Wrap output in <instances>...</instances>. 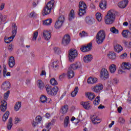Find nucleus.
I'll list each match as a JSON object with an SVG mask.
<instances>
[{
	"label": "nucleus",
	"instance_id": "obj_1",
	"mask_svg": "<svg viewBox=\"0 0 131 131\" xmlns=\"http://www.w3.org/2000/svg\"><path fill=\"white\" fill-rule=\"evenodd\" d=\"M115 11L113 9L109 10L104 18L105 24L107 25L113 24L115 21Z\"/></svg>",
	"mask_w": 131,
	"mask_h": 131
},
{
	"label": "nucleus",
	"instance_id": "obj_2",
	"mask_svg": "<svg viewBox=\"0 0 131 131\" xmlns=\"http://www.w3.org/2000/svg\"><path fill=\"white\" fill-rule=\"evenodd\" d=\"M106 38V32L103 30H100L96 35V42L98 45H102Z\"/></svg>",
	"mask_w": 131,
	"mask_h": 131
},
{
	"label": "nucleus",
	"instance_id": "obj_3",
	"mask_svg": "<svg viewBox=\"0 0 131 131\" xmlns=\"http://www.w3.org/2000/svg\"><path fill=\"white\" fill-rule=\"evenodd\" d=\"M54 4H55V1L51 0L47 3L46 6L44 7L43 11H42V14L43 16H46V15H49L52 11V9L54 8Z\"/></svg>",
	"mask_w": 131,
	"mask_h": 131
},
{
	"label": "nucleus",
	"instance_id": "obj_4",
	"mask_svg": "<svg viewBox=\"0 0 131 131\" xmlns=\"http://www.w3.org/2000/svg\"><path fill=\"white\" fill-rule=\"evenodd\" d=\"M87 8L86 4L84 2L80 1L79 3V11L78 13L79 16H83L86 13V10Z\"/></svg>",
	"mask_w": 131,
	"mask_h": 131
},
{
	"label": "nucleus",
	"instance_id": "obj_5",
	"mask_svg": "<svg viewBox=\"0 0 131 131\" xmlns=\"http://www.w3.org/2000/svg\"><path fill=\"white\" fill-rule=\"evenodd\" d=\"M45 88L47 93L50 96H56L58 93V91H59V88H58V86H54L52 89L50 85H46Z\"/></svg>",
	"mask_w": 131,
	"mask_h": 131
},
{
	"label": "nucleus",
	"instance_id": "obj_6",
	"mask_svg": "<svg viewBox=\"0 0 131 131\" xmlns=\"http://www.w3.org/2000/svg\"><path fill=\"white\" fill-rule=\"evenodd\" d=\"M77 51L74 49H70L69 51V60L70 62H74L75 58L77 57Z\"/></svg>",
	"mask_w": 131,
	"mask_h": 131
},
{
	"label": "nucleus",
	"instance_id": "obj_7",
	"mask_svg": "<svg viewBox=\"0 0 131 131\" xmlns=\"http://www.w3.org/2000/svg\"><path fill=\"white\" fill-rule=\"evenodd\" d=\"M64 21H65V17L64 15L60 16L55 23V28H56V29H60V28L63 26Z\"/></svg>",
	"mask_w": 131,
	"mask_h": 131
},
{
	"label": "nucleus",
	"instance_id": "obj_8",
	"mask_svg": "<svg viewBox=\"0 0 131 131\" xmlns=\"http://www.w3.org/2000/svg\"><path fill=\"white\" fill-rule=\"evenodd\" d=\"M109 77V72L105 68L102 69L100 72V78L102 80H106Z\"/></svg>",
	"mask_w": 131,
	"mask_h": 131
},
{
	"label": "nucleus",
	"instance_id": "obj_9",
	"mask_svg": "<svg viewBox=\"0 0 131 131\" xmlns=\"http://www.w3.org/2000/svg\"><path fill=\"white\" fill-rule=\"evenodd\" d=\"M71 40L70 36L68 34H66L62 38L61 44L62 46H68L70 43Z\"/></svg>",
	"mask_w": 131,
	"mask_h": 131
},
{
	"label": "nucleus",
	"instance_id": "obj_10",
	"mask_svg": "<svg viewBox=\"0 0 131 131\" xmlns=\"http://www.w3.org/2000/svg\"><path fill=\"white\" fill-rule=\"evenodd\" d=\"M12 35L8 38L10 41H13V39L15 38V36H16V34H17V26L16 24H13L12 25Z\"/></svg>",
	"mask_w": 131,
	"mask_h": 131
},
{
	"label": "nucleus",
	"instance_id": "obj_11",
	"mask_svg": "<svg viewBox=\"0 0 131 131\" xmlns=\"http://www.w3.org/2000/svg\"><path fill=\"white\" fill-rule=\"evenodd\" d=\"M92 42H90L86 46H83L80 48V50L82 52L85 53V52H90L92 50Z\"/></svg>",
	"mask_w": 131,
	"mask_h": 131
},
{
	"label": "nucleus",
	"instance_id": "obj_12",
	"mask_svg": "<svg viewBox=\"0 0 131 131\" xmlns=\"http://www.w3.org/2000/svg\"><path fill=\"white\" fill-rule=\"evenodd\" d=\"M104 88V86L103 84L99 83L96 86H95L94 87L92 88V90L93 92H95V93H99L100 91H101V90H103Z\"/></svg>",
	"mask_w": 131,
	"mask_h": 131
},
{
	"label": "nucleus",
	"instance_id": "obj_13",
	"mask_svg": "<svg viewBox=\"0 0 131 131\" xmlns=\"http://www.w3.org/2000/svg\"><path fill=\"white\" fill-rule=\"evenodd\" d=\"M85 21L88 25H93L95 22V19L91 16H86L85 18Z\"/></svg>",
	"mask_w": 131,
	"mask_h": 131
},
{
	"label": "nucleus",
	"instance_id": "obj_14",
	"mask_svg": "<svg viewBox=\"0 0 131 131\" xmlns=\"http://www.w3.org/2000/svg\"><path fill=\"white\" fill-rule=\"evenodd\" d=\"M11 88V83L9 81L4 82L2 85V89L4 90V91H8Z\"/></svg>",
	"mask_w": 131,
	"mask_h": 131
},
{
	"label": "nucleus",
	"instance_id": "obj_15",
	"mask_svg": "<svg viewBox=\"0 0 131 131\" xmlns=\"http://www.w3.org/2000/svg\"><path fill=\"white\" fill-rule=\"evenodd\" d=\"M70 67L72 68L73 70H76L81 68V63L77 61L75 63L72 64L70 66Z\"/></svg>",
	"mask_w": 131,
	"mask_h": 131
},
{
	"label": "nucleus",
	"instance_id": "obj_16",
	"mask_svg": "<svg viewBox=\"0 0 131 131\" xmlns=\"http://www.w3.org/2000/svg\"><path fill=\"white\" fill-rule=\"evenodd\" d=\"M81 105H82L83 108L86 110H89L92 108V106H91V102L90 101L82 102Z\"/></svg>",
	"mask_w": 131,
	"mask_h": 131
},
{
	"label": "nucleus",
	"instance_id": "obj_17",
	"mask_svg": "<svg viewBox=\"0 0 131 131\" xmlns=\"http://www.w3.org/2000/svg\"><path fill=\"white\" fill-rule=\"evenodd\" d=\"M128 4V1L125 0L119 2L118 4V6L119 8H121V9H124V8H125V7L127 6Z\"/></svg>",
	"mask_w": 131,
	"mask_h": 131
},
{
	"label": "nucleus",
	"instance_id": "obj_18",
	"mask_svg": "<svg viewBox=\"0 0 131 131\" xmlns=\"http://www.w3.org/2000/svg\"><path fill=\"white\" fill-rule=\"evenodd\" d=\"M91 120L93 124H98L101 122V120H100L96 115H93L91 117Z\"/></svg>",
	"mask_w": 131,
	"mask_h": 131
},
{
	"label": "nucleus",
	"instance_id": "obj_19",
	"mask_svg": "<svg viewBox=\"0 0 131 131\" xmlns=\"http://www.w3.org/2000/svg\"><path fill=\"white\" fill-rule=\"evenodd\" d=\"M121 67L123 70H129L131 68V64L129 62H124L122 63Z\"/></svg>",
	"mask_w": 131,
	"mask_h": 131
},
{
	"label": "nucleus",
	"instance_id": "obj_20",
	"mask_svg": "<svg viewBox=\"0 0 131 131\" xmlns=\"http://www.w3.org/2000/svg\"><path fill=\"white\" fill-rule=\"evenodd\" d=\"M73 69L70 67V68L68 69L67 76L68 78H72L74 77V71H73Z\"/></svg>",
	"mask_w": 131,
	"mask_h": 131
},
{
	"label": "nucleus",
	"instance_id": "obj_21",
	"mask_svg": "<svg viewBox=\"0 0 131 131\" xmlns=\"http://www.w3.org/2000/svg\"><path fill=\"white\" fill-rule=\"evenodd\" d=\"M43 36L46 40H49L52 36L51 35V32H49V31H44L43 32Z\"/></svg>",
	"mask_w": 131,
	"mask_h": 131
},
{
	"label": "nucleus",
	"instance_id": "obj_22",
	"mask_svg": "<svg viewBox=\"0 0 131 131\" xmlns=\"http://www.w3.org/2000/svg\"><path fill=\"white\" fill-rule=\"evenodd\" d=\"M16 62H15V58L13 56L10 57L9 60V67L13 68L15 66Z\"/></svg>",
	"mask_w": 131,
	"mask_h": 131
},
{
	"label": "nucleus",
	"instance_id": "obj_23",
	"mask_svg": "<svg viewBox=\"0 0 131 131\" xmlns=\"http://www.w3.org/2000/svg\"><path fill=\"white\" fill-rule=\"evenodd\" d=\"M122 35L123 37H131V33L128 30H124L122 32Z\"/></svg>",
	"mask_w": 131,
	"mask_h": 131
},
{
	"label": "nucleus",
	"instance_id": "obj_24",
	"mask_svg": "<svg viewBox=\"0 0 131 131\" xmlns=\"http://www.w3.org/2000/svg\"><path fill=\"white\" fill-rule=\"evenodd\" d=\"M114 50L115 52H116V53H120V52H121L123 49L121 46L119 45V44H117L114 46Z\"/></svg>",
	"mask_w": 131,
	"mask_h": 131
},
{
	"label": "nucleus",
	"instance_id": "obj_25",
	"mask_svg": "<svg viewBox=\"0 0 131 131\" xmlns=\"http://www.w3.org/2000/svg\"><path fill=\"white\" fill-rule=\"evenodd\" d=\"M99 6L101 10H106L107 8V1L106 0L102 1L99 4Z\"/></svg>",
	"mask_w": 131,
	"mask_h": 131
},
{
	"label": "nucleus",
	"instance_id": "obj_26",
	"mask_svg": "<svg viewBox=\"0 0 131 131\" xmlns=\"http://www.w3.org/2000/svg\"><path fill=\"white\" fill-rule=\"evenodd\" d=\"M97 81H98V79H97V78H93L90 77L88 78L87 82L89 84H93L94 83H96Z\"/></svg>",
	"mask_w": 131,
	"mask_h": 131
},
{
	"label": "nucleus",
	"instance_id": "obj_27",
	"mask_svg": "<svg viewBox=\"0 0 131 131\" xmlns=\"http://www.w3.org/2000/svg\"><path fill=\"white\" fill-rule=\"evenodd\" d=\"M37 85L39 90H43L45 88V83H43L41 80H38L37 81Z\"/></svg>",
	"mask_w": 131,
	"mask_h": 131
},
{
	"label": "nucleus",
	"instance_id": "obj_28",
	"mask_svg": "<svg viewBox=\"0 0 131 131\" xmlns=\"http://www.w3.org/2000/svg\"><path fill=\"white\" fill-rule=\"evenodd\" d=\"M92 60H93V57H92V55H86L83 58V60L85 63H90Z\"/></svg>",
	"mask_w": 131,
	"mask_h": 131
},
{
	"label": "nucleus",
	"instance_id": "obj_29",
	"mask_svg": "<svg viewBox=\"0 0 131 131\" xmlns=\"http://www.w3.org/2000/svg\"><path fill=\"white\" fill-rule=\"evenodd\" d=\"M107 57L109 59H112V60H114L116 58V54L113 51L110 52L107 54Z\"/></svg>",
	"mask_w": 131,
	"mask_h": 131
},
{
	"label": "nucleus",
	"instance_id": "obj_30",
	"mask_svg": "<svg viewBox=\"0 0 131 131\" xmlns=\"http://www.w3.org/2000/svg\"><path fill=\"white\" fill-rule=\"evenodd\" d=\"M67 111H68V105H64L60 109V113L62 114H66L67 113Z\"/></svg>",
	"mask_w": 131,
	"mask_h": 131
},
{
	"label": "nucleus",
	"instance_id": "obj_31",
	"mask_svg": "<svg viewBox=\"0 0 131 131\" xmlns=\"http://www.w3.org/2000/svg\"><path fill=\"white\" fill-rule=\"evenodd\" d=\"M87 97L89 100L93 101L96 98V95L93 92H89L87 93Z\"/></svg>",
	"mask_w": 131,
	"mask_h": 131
},
{
	"label": "nucleus",
	"instance_id": "obj_32",
	"mask_svg": "<svg viewBox=\"0 0 131 131\" xmlns=\"http://www.w3.org/2000/svg\"><path fill=\"white\" fill-rule=\"evenodd\" d=\"M110 72L111 73H115V71H116V66L114 64H112L109 66Z\"/></svg>",
	"mask_w": 131,
	"mask_h": 131
},
{
	"label": "nucleus",
	"instance_id": "obj_33",
	"mask_svg": "<svg viewBox=\"0 0 131 131\" xmlns=\"http://www.w3.org/2000/svg\"><path fill=\"white\" fill-rule=\"evenodd\" d=\"M53 23V20L52 18L47 19L43 21V25H46V26H48L49 25H51L52 23Z\"/></svg>",
	"mask_w": 131,
	"mask_h": 131
},
{
	"label": "nucleus",
	"instance_id": "obj_34",
	"mask_svg": "<svg viewBox=\"0 0 131 131\" xmlns=\"http://www.w3.org/2000/svg\"><path fill=\"white\" fill-rule=\"evenodd\" d=\"M12 126H13V119L12 118H10L9 119V123L7 125L8 129H9V130H11Z\"/></svg>",
	"mask_w": 131,
	"mask_h": 131
},
{
	"label": "nucleus",
	"instance_id": "obj_35",
	"mask_svg": "<svg viewBox=\"0 0 131 131\" xmlns=\"http://www.w3.org/2000/svg\"><path fill=\"white\" fill-rule=\"evenodd\" d=\"M74 10L72 9L70 12V14L69 16V21H72L73 19H74Z\"/></svg>",
	"mask_w": 131,
	"mask_h": 131
},
{
	"label": "nucleus",
	"instance_id": "obj_36",
	"mask_svg": "<svg viewBox=\"0 0 131 131\" xmlns=\"http://www.w3.org/2000/svg\"><path fill=\"white\" fill-rule=\"evenodd\" d=\"M21 102L20 101H18L16 102L14 106L15 111H18L19 109L21 108Z\"/></svg>",
	"mask_w": 131,
	"mask_h": 131
},
{
	"label": "nucleus",
	"instance_id": "obj_37",
	"mask_svg": "<svg viewBox=\"0 0 131 131\" xmlns=\"http://www.w3.org/2000/svg\"><path fill=\"white\" fill-rule=\"evenodd\" d=\"M7 68L6 67H4L3 72L4 77H6L7 76H11V73L10 72L7 73Z\"/></svg>",
	"mask_w": 131,
	"mask_h": 131
},
{
	"label": "nucleus",
	"instance_id": "obj_38",
	"mask_svg": "<svg viewBox=\"0 0 131 131\" xmlns=\"http://www.w3.org/2000/svg\"><path fill=\"white\" fill-rule=\"evenodd\" d=\"M78 88L76 86L74 89V90L71 93V95L73 98H74L76 95H77V93H78Z\"/></svg>",
	"mask_w": 131,
	"mask_h": 131
},
{
	"label": "nucleus",
	"instance_id": "obj_39",
	"mask_svg": "<svg viewBox=\"0 0 131 131\" xmlns=\"http://www.w3.org/2000/svg\"><path fill=\"white\" fill-rule=\"evenodd\" d=\"M9 115H10V112L9 111H7L3 116V121H6L7 119L9 118Z\"/></svg>",
	"mask_w": 131,
	"mask_h": 131
},
{
	"label": "nucleus",
	"instance_id": "obj_40",
	"mask_svg": "<svg viewBox=\"0 0 131 131\" xmlns=\"http://www.w3.org/2000/svg\"><path fill=\"white\" fill-rule=\"evenodd\" d=\"M100 100L101 97H100V96H97L93 102L94 105H95L96 106L99 105Z\"/></svg>",
	"mask_w": 131,
	"mask_h": 131
},
{
	"label": "nucleus",
	"instance_id": "obj_41",
	"mask_svg": "<svg viewBox=\"0 0 131 131\" xmlns=\"http://www.w3.org/2000/svg\"><path fill=\"white\" fill-rule=\"evenodd\" d=\"M110 31L115 34H118L119 31L116 29L115 27H113L110 28Z\"/></svg>",
	"mask_w": 131,
	"mask_h": 131
},
{
	"label": "nucleus",
	"instance_id": "obj_42",
	"mask_svg": "<svg viewBox=\"0 0 131 131\" xmlns=\"http://www.w3.org/2000/svg\"><path fill=\"white\" fill-rule=\"evenodd\" d=\"M68 124H69V117H66L64 121V127H67L68 126Z\"/></svg>",
	"mask_w": 131,
	"mask_h": 131
},
{
	"label": "nucleus",
	"instance_id": "obj_43",
	"mask_svg": "<svg viewBox=\"0 0 131 131\" xmlns=\"http://www.w3.org/2000/svg\"><path fill=\"white\" fill-rule=\"evenodd\" d=\"M96 19L98 20L99 22H101L102 21V14L101 13H97L96 14Z\"/></svg>",
	"mask_w": 131,
	"mask_h": 131
},
{
	"label": "nucleus",
	"instance_id": "obj_44",
	"mask_svg": "<svg viewBox=\"0 0 131 131\" xmlns=\"http://www.w3.org/2000/svg\"><path fill=\"white\" fill-rule=\"evenodd\" d=\"M50 83L52 85H57L58 84V82L56 80L55 78H52L50 80Z\"/></svg>",
	"mask_w": 131,
	"mask_h": 131
},
{
	"label": "nucleus",
	"instance_id": "obj_45",
	"mask_svg": "<svg viewBox=\"0 0 131 131\" xmlns=\"http://www.w3.org/2000/svg\"><path fill=\"white\" fill-rule=\"evenodd\" d=\"M48 98H47V96L43 95L40 98V102H41V103H46V102H47Z\"/></svg>",
	"mask_w": 131,
	"mask_h": 131
},
{
	"label": "nucleus",
	"instance_id": "obj_46",
	"mask_svg": "<svg viewBox=\"0 0 131 131\" xmlns=\"http://www.w3.org/2000/svg\"><path fill=\"white\" fill-rule=\"evenodd\" d=\"M38 35V32L35 31V32H34L33 34L32 40H34V41L36 40V38H37Z\"/></svg>",
	"mask_w": 131,
	"mask_h": 131
},
{
	"label": "nucleus",
	"instance_id": "obj_47",
	"mask_svg": "<svg viewBox=\"0 0 131 131\" xmlns=\"http://www.w3.org/2000/svg\"><path fill=\"white\" fill-rule=\"evenodd\" d=\"M6 20H7V17H4L2 14H0V24L3 23V21L5 22Z\"/></svg>",
	"mask_w": 131,
	"mask_h": 131
},
{
	"label": "nucleus",
	"instance_id": "obj_48",
	"mask_svg": "<svg viewBox=\"0 0 131 131\" xmlns=\"http://www.w3.org/2000/svg\"><path fill=\"white\" fill-rule=\"evenodd\" d=\"M59 66H58V62L57 61H54L53 62L52 67L53 68H54L55 70H57L58 69V67Z\"/></svg>",
	"mask_w": 131,
	"mask_h": 131
},
{
	"label": "nucleus",
	"instance_id": "obj_49",
	"mask_svg": "<svg viewBox=\"0 0 131 131\" xmlns=\"http://www.w3.org/2000/svg\"><path fill=\"white\" fill-rule=\"evenodd\" d=\"M54 53L59 55L61 53V50L58 47H55L54 48Z\"/></svg>",
	"mask_w": 131,
	"mask_h": 131
},
{
	"label": "nucleus",
	"instance_id": "obj_50",
	"mask_svg": "<svg viewBox=\"0 0 131 131\" xmlns=\"http://www.w3.org/2000/svg\"><path fill=\"white\" fill-rule=\"evenodd\" d=\"M42 118L40 117V116H38L36 117L35 121L38 123V124L40 123V122L41 121Z\"/></svg>",
	"mask_w": 131,
	"mask_h": 131
},
{
	"label": "nucleus",
	"instance_id": "obj_51",
	"mask_svg": "<svg viewBox=\"0 0 131 131\" xmlns=\"http://www.w3.org/2000/svg\"><path fill=\"white\" fill-rule=\"evenodd\" d=\"M38 3H39V0H34L32 3L33 8H35V7L38 5Z\"/></svg>",
	"mask_w": 131,
	"mask_h": 131
},
{
	"label": "nucleus",
	"instance_id": "obj_52",
	"mask_svg": "<svg viewBox=\"0 0 131 131\" xmlns=\"http://www.w3.org/2000/svg\"><path fill=\"white\" fill-rule=\"evenodd\" d=\"M79 36H80V37H84V36H88V33H86L84 31H82V32L79 33Z\"/></svg>",
	"mask_w": 131,
	"mask_h": 131
},
{
	"label": "nucleus",
	"instance_id": "obj_53",
	"mask_svg": "<svg viewBox=\"0 0 131 131\" xmlns=\"http://www.w3.org/2000/svg\"><path fill=\"white\" fill-rule=\"evenodd\" d=\"M118 121L119 122H120V123H122V124H124L125 122V120H124V118H122V117H120L118 119Z\"/></svg>",
	"mask_w": 131,
	"mask_h": 131
},
{
	"label": "nucleus",
	"instance_id": "obj_54",
	"mask_svg": "<svg viewBox=\"0 0 131 131\" xmlns=\"http://www.w3.org/2000/svg\"><path fill=\"white\" fill-rule=\"evenodd\" d=\"M30 18H35L36 17V14L34 12H31L30 13Z\"/></svg>",
	"mask_w": 131,
	"mask_h": 131
},
{
	"label": "nucleus",
	"instance_id": "obj_55",
	"mask_svg": "<svg viewBox=\"0 0 131 131\" xmlns=\"http://www.w3.org/2000/svg\"><path fill=\"white\" fill-rule=\"evenodd\" d=\"M0 109L2 112H5L7 110V106H0Z\"/></svg>",
	"mask_w": 131,
	"mask_h": 131
},
{
	"label": "nucleus",
	"instance_id": "obj_56",
	"mask_svg": "<svg viewBox=\"0 0 131 131\" xmlns=\"http://www.w3.org/2000/svg\"><path fill=\"white\" fill-rule=\"evenodd\" d=\"M126 56H127V54L126 53H124L120 55V59H124V58H126Z\"/></svg>",
	"mask_w": 131,
	"mask_h": 131
},
{
	"label": "nucleus",
	"instance_id": "obj_57",
	"mask_svg": "<svg viewBox=\"0 0 131 131\" xmlns=\"http://www.w3.org/2000/svg\"><path fill=\"white\" fill-rule=\"evenodd\" d=\"M10 95V91H7L5 94H4V98L7 99L8 97H9V95Z\"/></svg>",
	"mask_w": 131,
	"mask_h": 131
},
{
	"label": "nucleus",
	"instance_id": "obj_58",
	"mask_svg": "<svg viewBox=\"0 0 131 131\" xmlns=\"http://www.w3.org/2000/svg\"><path fill=\"white\" fill-rule=\"evenodd\" d=\"M65 75H66V74L63 73L61 75L59 76V79L60 80H62L64 77H65Z\"/></svg>",
	"mask_w": 131,
	"mask_h": 131
},
{
	"label": "nucleus",
	"instance_id": "obj_59",
	"mask_svg": "<svg viewBox=\"0 0 131 131\" xmlns=\"http://www.w3.org/2000/svg\"><path fill=\"white\" fill-rule=\"evenodd\" d=\"M7 101L3 100L1 102V106H7Z\"/></svg>",
	"mask_w": 131,
	"mask_h": 131
},
{
	"label": "nucleus",
	"instance_id": "obj_60",
	"mask_svg": "<svg viewBox=\"0 0 131 131\" xmlns=\"http://www.w3.org/2000/svg\"><path fill=\"white\" fill-rule=\"evenodd\" d=\"M13 45L10 44L9 46H8V50L10 52H12L13 51Z\"/></svg>",
	"mask_w": 131,
	"mask_h": 131
},
{
	"label": "nucleus",
	"instance_id": "obj_61",
	"mask_svg": "<svg viewBox=\"0 0 131 131\" xmlns=\"http://www.w3.org/2000/svg\"><path fill=\"white\" fill-rule=\"evenodd\" d=\"M113 82L114 83V84H117L118 82H119V80H117L116 78H114L113 80Z\"/></svg>",
	"mask_w": 131,
	"mask_h": 131
},
{
	"label": "nucleus",
	"instance_id": "obj_62",
	"mask_svg": "<svg viewBox=\"0 0 131 131\" xmlns=\"http://www.w3.org/2000/svg\"><path fill=\"white\" fill-rule=\"evenodd\" d=\"M5 8V3H2L0 6V11H3Z\"/></svg>",
	"mask_w": 131,
	"mask_h": 131
},
{
	"label": "nucleus",
	"instance_id": "obj_63",
	"mask_svg": "<svg viewBox=\"0 0 131 131\" xmlns=\"http://www.w3.org/2000/svg\"><path fill=\"white\" fill-rule=\"evenodd\" d=\"M5 42H6V43H10V42H11V41L9 38H5Z\"/></svg>",
	"mask_w": 131,
	"mask_h": 131
},
{
	"label": "nucleus",
	"instance_id": "obj_64",
	"mask_svg": "<svg viewBox=\"0 0 131 131\" xmlns=\"http://www.w3.org/2000/svg\"><path fill=\"white\" fill-rule=\"evenodd\" d=\"M37 124H38V123H37L36 121H33L32 123L33 126L35 127L37 125Z\"/></svg>",
	"mask_w": 131,
	"mask_h": 131
}]
</instances>
